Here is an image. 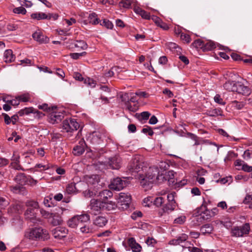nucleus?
Masks as SVG:
<instances>
[{
	"label": "nucleus",
	"mask_w": 252,
	"mask_h": 252,
	"mask_svg": "<svg viewBox=\"0 0 252 252\" xmlns=\"http://www.w3.org/2000/svg\"><path fill=\"white\" fill-rule=\"evenodd\" d=\"M188 238V235L183 233L180 236L176 237L169 241V244L171 245H180L183 242H185Z\"/></svg>",
	"instance_id": "22"
},
{
	"label": "nucleus",
	"mask_w": 252,
	"mask_h": 252,
	"mask_svg": "<svg viewBox=\"0 0 252 252\" xmlns=\"http://www.w3.org/2000/svg\"><path fill=\"white\" fill-rule=\"evenodd\" d=\"M67 225L71 228H76L78 226H80L78 219L76 216L72 217L67 221Z\"/></svg>",
	"instance_id": "32"
},
{
	"label": "nucleus",
	"mask_w": 252,
	"mask_h": 252,
	"mask_svg": "<svg viewBox=\"0 0 252 252\" xmlns=\"http://www.w3.org/2000/svg\"><path fill=\"white\" fill-rule=\"evenodd\" d=\"M74 47L81 50H86L88 48V45L84 40H76L74 43Z\"/></svg>",
	"instance_id": "41"
},
{
	"label": "nucleus",
	"mask_w": 252,
	"mask_h": 252,
	"mask_svg": "<svg viewBox=\"0 0 252 252\" xmlns=\"http://www.w3.org/2000/svg\"><path fill=\"white\" fill-rule=\"evenodd\" d=\"M15 180L16 182L19 184L15 186L12 187V190L14 192H17L23 190L24 188L23 187L26 185H34L37 183V181L34 180L30 175H26L23 173H18Z\"/></svg>",
	"instance_id": "3"
},
{
	"label": "nucleus",
	"mask_w": 252,
	"mask_h": 252,
	"mask_svg": "<svg viewBox=\"0 0 252 252\" xmlns=\"http://www.w3.org/2000/svg\"><path fill=\"white\" fill-rule=\"evenodd\" d=\"M32 37L33 39L40 44L48 43L49 39V38L44 35L40 31H38L35 32L32 34Z\"/></svg>",
	"instance_id": "19"
},
{
	"label": "nucleus",
	"mask_w": 252,
	"mask_h": 252,
	"mask_svg": "<svg viewBox=\"0 0 252 252\" xmlns=\"http://www.w3.org/2000/svg\"><path fill=\"white\" fill-rule=\"evenodd\" d=\"M103 211H111L115 210L117 207H118V204L115 202L112 201H103Z\"/></svg>",
	"instance_id": "27"
},
{
	"label": "nucleus",
	"mask_w": 252,
	"mask_h": 252,
	"mask_svg": "<svg viewBox=\"0 0 252 252\" xmlns=\"http://www.w3.org/2000/svg\"><path fill=\"white\" fill-rule=\"evenodd\" d=\"M250 231L249 223H246L241 226H235L231 229V236L240 237L248 235Z\"/></svg>",
	"instance_id": "10"
},
{
	"label": "nucleus",
	"mask_w": 252,
	"mask_h": 252,
	"mask_svg": "<svg viewBox=\"0 0 252 252\" xmlns=\"http://www.w3.org/2000/svg\"><path fill=\"white\" fill-rule=\"evenodd\" d=\"M81 232L84 234H89L93 232V228L89 225H84L80 226Z\"/></svg>",
	"instance_id": "43"
},
{
	"label": "nucleus",
	"mask_w": 252,
	"mask_h": 252,
	"mask_svg": "<svg viewBox=\"0 0 252 252\" xmlns=\"http://www.w3.org/2000/svg\"><path fill=\"white\" fill-rule=\"evenodd\" d=\"M80 127V124L75 119H66L63 122V128L67 132L76 131Z\"/></svg>",
	"instance_id": "11"
},
{
	"label": "nucleus",
	"mask_w": 252,
	"mask_h": 252,
	"mask_svg": "<svg viewBox=\"0 0 252 252\" xmlns=\"http://www.w3.org/2000/svg\"><path fill=\"white\" fill-rule=\"evenodd\" d=\"M237 83H235L233 81H229L225 83L224 84V87L225 89L228 90L229 91L233 92V89L235 88V85Z\"/></svg>",
	"instance_id": "44"
},
{
	"label": "nucleus",
	"mask_w": 252,
	"mask_h": 252,
	"mask_svg": "<svg viewBox=\"0 0 252 252\" xmlns=\"http://www.w3.org/2000/svg\"><path fill=\"white\" fill-rule=\"evenodd\" d=\"M55 110L50 112L49 116V122L52 124L59 123L64 117L63 113L56 112Z\"/></svg>",
	"instance_id": "16"
},
{
	"label": "nucleus",
	"mask_w": 252,
	"mask_h": 252,
	"mask_svg": "<svg viewBox=\"0 0 252 252\" xmlns=\"http://www.w3.org/2000/svg\"><path fill=\"white\" fill-rule=\"evenodd\" d=\"M203 51H210L216 47V43L212 41H208L206 42L204 41Z\"/></svg>",
	"instance_id": "34"
},
{
	"label": "nucleus",
	"mask_w": 252,
	"mask_h": 252,
	"mask_svg": "<svg viewBox=\"0 0 252 252\" xmlns=\"http://www.w3.org/2000/svg\"><path fill=\"white\" fill-rule=\"evenodd\" d=\"M51 219L50 223L53 226H57L62 224L63 220L58 214L51 213L49 216Z\"/></svg>",
	"instance_id": "24"
},
{
	"label": "nucleus",
	"mask_w": 252,
	"mask_h": 252,
	"mask_svg": "<svg viewBox=\"0 0 252 252\" xmlns=\"http://www.w3.org/2000/svg\"><path fill=\"white\" fill-rule=\"evenodd\" d=\"M178 34L180 35V38L183 41L186 42L187 43H189L190 42L191 38L188 34L181 32H178Z\"/></svg>",
	"instance_id": "45"
},
{
	"label": "nucleus",
	"mask_w": 252,
	"mask_h": 252,
	"mask_svg": "<svg viewBox=\"0 0 252 252\" xmlns=\"http://www.w3.org/2000/svg\"><path fill=\"white\" fill-rule=\"evenodd\" d=\"M87 54L86 52H83L82 53H73L70 54V57L74 60L79 59L81 57L85 56Z\"/></svg>",
	"instance_id": "52"
},
{
	"label": "nucleus",
	"mask_w": 252,
	"mask_h": 252,
	"mask_svg": "<svg viewBox=\"0 0 252 252\" xmlns=\"http://www.w3.org/2000/svg\"><path fill=\"white\" fill-rule=\"evenodd\" d=\"M214 230L212 224L207 223L202 225L200 228V231L203 235L211 234Z\"/></svg>",
	"instance_id": "29"
},
{
	"label": "nucleus",
	"mask_w": 252,
	"mask_h": 252,
	"mask_svg": "<svg viewBox=\"0 0 252 252\" xmlns=\"http://www.w3.org/2000/svg\"><path fill=\"white\" fill-rule=\"evenodd\" d=\"M20 101L27 102L30 99L29 94H23L18 96Z\"/></svg>",
	"instance_id": "63"
},
{
	"label": "nucleus",
	"mask_w": 252,
	"mask_h": 252,
	"mask_svg": "<svg viewBox=\"0 0 252 252\" xmlns=\"http://www.w3.org/2000/svg\"><path fill=\"white\" fill-rule=\"evenodd\" d=\"M206 115L210 117H217L222 115V111L220 108L207 110Z\"/></svg>",
	"instance_id": "31"
},
{
	"label": "nucleus",
	"mask_w": 252,
	"mask_h": 252,
	"mask_svg": "<svg viewBox=\"0 0 252 252\" xmlns=\"http://www.w3.org/2000/svg\"><path fill=\"white\" fill-rule=\"evenodd\" d=\"M142 132L145 134L148 133L149 136H152L154 133L152 128L149 126H146V127L142 129Z\"/></svg>",
	"instance_id": "58"
},
{
	"label": "nucleus",
	"mask_w": 252,
	"mask_h": 252,
	"mask_svg": "<svg viewBox=\"0 0 252 252\" xmlns=\"http://www.w3.org/2000/svg\"><path fill=\"white\" fill-rule=\"evenodd\" d=\"M103 201L98 199H92L90 203V213L92 215L96 216L103 211Z\"/></svg>",
	"instance_id": "6"
},
{
	"label": "nucleus",
	"mask_w": 252,
	"mask_h": 252,
	"mask_svg": "<svg viewBox=\"0 0 252 252\" xmlns=\"http://www.w3.org/2000/svg\"><path fill=\"white\" fill-rule=\"evenodd\" d=\"M143 163L140 161L137 158H135L129 162L127 168V171L136 176V174L138 173L141 170H143Z\"/></svg>",
	"instance_id": "5"
},
{
	"label": "nucleus",
	"mask_w": 252,
	"mask_h": 252,
	"mask_svg": "<svg viewBox=\"0 0 252 252\" xmlns=\"http://www.w3.org/2000/svg\"><path fill=\"white\" fill-rule=\"evenodd\" d=\"M100 25L105 27L107 29H112L113 27V23L108 20L104 19L102 22L100 23Z\"/></svg>",
	"instance_id": "50"
},
{
	"label": "nucleus",
	"mask_w": 252,
	"mask_h": 252,
	"mask_svg": "<svg viewBox=\"0 0 252 252\" xmlns=\"http://www.w3.org/2000/svg\"><path fill=\"white\" fill-rule=\"evenodd\" d=\"M215 101L221 105H224L225 103L223 101V99L221 98L220 95V94H216L214 97Z\"/></svg>",
	"instance_id": "64"
},
{
	"label": "nucleus",
	"mask_w": 252,
	"mask_h": 252,
	"mask_svg": "<svg viewBox=\"0 0 252 252\" xmlns=\"http://www.w3.org/2000/svg\"><path fill=\"white\" fill-rule=\"evenodd\" d=\"M176 205L177 203L176 202H168L163 207V211L164 212H171L175 210Z\"/></svg>",
	"instance_id": "30"
},
{
	"label": "nucleus",
	"mask_w": 252,
	"mask_h": 252,
	"mask_svg": "<svg viewBox=\"0 0 252 252\" xmlns=\"http://www.w3.org/2000/svg\"><path fill=\"white\" fill-rule=\"evenodd\" d=\"M25 115H28L30 113L37 114L39 117H41L43 115V114L39 111L38 110H35L32 107H26L24 109Z\"/></svg>",
	"instance_id": "36"
},
{
	"label": "nucleus",
	"mask_w": 252,
	"mask_h": 252,
	"mask_svg": "<svg viewBox=\"0 0 252 252\" xmlns=\"http://www.w3.org/2000/svg\"><path fill=\"white\" fill-rule=\"evenodd\" d=\"M135 11L137 14H139L143 19L149 20L151 18L150 13L140 8H137Z\"/></svg>",
	"instance_id": "37"
},
{
	"label": "nucleus",
	"mask_w": 252,
	"mask_h": 252,
	"mask_svg": "<svg viewBox=\"0 0 252 252\" xmlns=\"http://www.w3.org/2000/svg\"><path fill=\"white\" fill-rule=\"evenodd\" d=\"M38 108L39 109H42L44 111H46V112L50 113V112H51L52 111H53L54 109H56L57 106H53L50 107L48 106V104L44 103L41 105H38Z\"/></svg>",
	"instance_id": "38"
},
{
	"label": "nucleus",
	"mask_w": 252,
	"mask_h": 252,
	"mask_svg": "<svg viewBox=\"0 0 252 252\" xmlns=\"http://www.w3.org/2000/svg\"><path fill=\"white\" fill-rule=\"evenodd\" d=\"M93 220L94 225L101 227L105 226L108 222L107 218L102 215L94 216Z\"/></svg>",
	"instance_id": "17"
},
{
	"label": "nucleus",
	"mask_w": 252,
	"mask_h": 252,
	"mask_svg": "<svg viewBox=\"0 0 252 252\" xmlns=\"http://www.w3.org/2000/svg\"><path fill=\"white\" fill-rule=\"evenodd\" d=\"M31 17L32 19L37 20L47 19V18H49V17H48V14L43 12L32 13L31 14Z\"/></svg>",
	"instance_id": "33"
},
{
	"label": "nucleus",
	"mask_w": 252,
	"mask_h": 252,
	"mask_svg": "<svg viewBox=\"0 0 252 252\" xmlns=\"http://www.w3.org/2000/svg\"><path fill=\"white\" fill-rule=\"evenodd\" d=\"M136 115L139 121H146L148 120L150 116L151 115V113L148 111H144L140 114L137 113Z\"/></svg>",
	"instance_id": "40"
},
{
	"label": "nucleus",
	"mask_w": 252,
	"mask_h": 252,
	"mask_svg": "<svg viewBox=\"0 0 252 252\" xmlns=\"http://www.w3.org/2000/svg\"><path fill=\"white\" fill-rule=\"evenodd\" d=\"M140 184L143 188H150L152 185L159 180L162 175L159 174V169L157 166L149 167L145 175L139 174Z\"/></svg>",
	"instance_id": "2"
},
{
	"label": "nucleus",
	"mask_w": 252,
	"mask_h": 252,
	"mask_svg": "<svg viewBox=\"0 0 252 252\" xmlns=\"http://www.w3.org/2000/svg\"><path fill=\"white\" fill-rule=\"evenodd\" d=\"M67 233V230L63 227H58L54 229L53 235L54 237L61 239L66 236Z\"/></svg>",
	"instance_id": "21"
},
{
	"label": "nucleus",
	"mask_w": 252,
	"mask_h": 252,
	"mask_svg": "<svg viewBox=\"0 0 252 252\" xmlns=\"http://www.w3.org/2000/svg\"><path fill=\"white\" fill-rule=\"evenodd\" d=\"M206 204L207 203L204 199V201H203L201 206L198 208L197 212L200 214L197 216L196 219L197 221H198L199 220H200V221L208 220L213 217L211 215L210 210L207 209Z\"/></svg>",
	"instance_id": "7"
},
{
	"label": "nucleus",
	"mask_w": 252,
	"mask_h": 252,
	"mask_svg": "<svg viewBox=\"0 0 252 252\" xmlns=\"http://www.w3.org/2000/svg\"><path fill=\"white\" fill-rule=\"evenodd\" d=\"M13 11L15 13L21 14L23 15H25L27 12L26 9L22 6L14 8Z\"/></svg>",
	"instance_id": "55"
},
{
	"label": "nucleus",
	"mask_w": 252,
	"mask_h": 252,
	"mask_svg": "<svg viewBox=\"0 0 252 252\" xmlns=\"http://www.w3.org/2000/svg\"><path fill=\"white\" fill-rule=\"evenodd\" d=\"M126 186V181L122 180L119 177L114 179L110 185V188L115 190H120L123 189Z\"/></svg>",
	"instance_id": "12"
},
{
	"label": "nucleus",
	"mask_w": 252,
	"mask_h": 252,
	"mask_svg": "<svg viewBox=\"0 0 252 252\" xmlns=\"http://www.w3.org/2000/svg\"><path fill=\"white\" fill-rule=\"evenodd\" d=\"M186 220V217L185 216H181L174 220V223L182 224L185 222Z\"/></svg>",
	"instance_id": "59"
},
{
	"label": "nucleus",
	"mask_w": 252,
	"mask_h": 252,
	"mask_svg": "<svg viewBox=\"0 0 252 252\" xmlns=\"http://www.w3.org/2000/svg\"><path fill=\"white\" fill-rule=\"evenodd\" d=\"M15 56L13 54L11 50L8 49L5 51L3 55V60L6 63H11L15 60Z\"/></svg>",
	"instance_id": "28"
},
{
	"label": "nucleus",
	"mask_w": 252,
	"mask_h": 252,
	"mask_svg": "<svg viewBox=\"0 0 252 252\" xmlns=\"http://www.w3.org/2000/svg\"><path fill=\"white\" fill-rule=\"evenodd\" d=\"M87 147V144L85 140L82 139L79 141L77 145L74 147L72 150V153L75 156H80L84 153Z\"/></svg>",
	"instance_id": "14"
},
{
	"label": "nucleus",
	"mask_w": 252,
	"mask_h": 252,
	"mask_svg": "<svg viewBox=\"0 0 252 252\" xmlns=\"http://www.w3.org/2000/svg\"><path fill=\"white\" fill-rule=\"evenodd\" d=\"M76 216L78 219L80 225L82 224V223L87 222L90 220V216L87 213L83 214L81 215H76Z\"/></svg>",
	"instance_id": "42"
},
{
	"label": "nucleus",
	"mask_w": 252,
	"mask_h": 252,
	"mask_svg": "<svg viewBox=\"0 0 252 252\" xmlns=\"http://www.w3.org/2000/svg\"><path fill=\"white\" fill-rule=\"evenodd\" d=\"M164 202V198L162 197H157L154 200V204L157 207L161 206Z\"/></svg>",
	"instance_id": "54"
},
{
	"label": "nucleus",
	"mask_w": 252,
	"mask_h": 252,
	"mask_svg": "<svg viewBox=\"0 0 252 252\" xmlns=\"http://www.w3.org/2000/svg\"><path fill=\"white\" fill-rule=\"evenodd\" d=\"M131 197L129 194L121 192L118 199V206L123 210L127 209L131 203Z\"/></svg>",
	"instance_id": "8"
},
{
	"label": "nucleus",
	"mask_w": 252,
	"mask_h": 252,
	"mask_svg": "<svg viewBox=\"0 0 252 252\" xmlns=\"http://www.w3.org/2000/svg\"><path fill=\"white\" fill-rule=\"evenodd\" d=\"M131 2L129 0H122L119 2V5L120 7L126 8H129L131 6Z\"/></svg>",
	"instance_id": "51"
},
{
	"label": "nucleus",
	"mask_w": 252,
	"mask_h": 252,
	"mask_svg": "<svg viewBox=\"0 0 252 252\" xmlns=\"http://www.w3.org/2000/svg\"><path fill=\"white\" fill-rule=\"evenodd\" d=\"M24 237L34 241H46L50 238L48 230L39 226L27 229L24 232Z\"/></svg>",
	"instance_id": "1"
},
{
	"label": "nucleus",
	"mask_w": 252,
	"mask_h": 252,
	"mask_svg": "<svg viewBox=\"0 0 252 252\" xmlns=\"http://www.w3.org/2000/svg\"><path fill=\"white\" fill-rule=\"evenodd\" d=\"M76 187L74 183H71L68 184L66 187L64 192V197L63 202L68 203L70 201V197L69 195L72 194L76 192Z\"/></svg>",
	"instance_id": "15"
},
{
	"label": "nucleus",
	"mask_w": 252,
	"mask_h": 252,
	"mask_svg": "<svg viewBox=\"0 0 252 252\" xmlns=\"http://www.w3.org/2000/svg\"><path fill=\"white\" fill-rule=\"evenodd\" d=\"M152 19L155 22L156 24L160 28L164 30H168L169 29V27L168 25L163 22L161 19L158 16H153L152 17Z\"/></svg>",
	"instance_id": "26"
},
{
	"label": "nucleus",
	"mask_w": 252,
	"mask_h": 252,
	"mask_svg": "<svg viewBox=\"0 0 252 252\" xmlns=\"http://www.w3.org/2000/svg\"><path fill=\"white\" fill-rule=\"evenodd\" d=\"M26 206L27 209L24 213L25 217L30 220L34 218L39 207L38 202L33 200H29L26 202Z\"/></svg>",
	"instance_id": "4"
},
{
	"label": "nucleus",
	"mask_w": 252,
	"mask_h": 252,
	"mask_svg": "<svg viewBox=\"0 0 252 252\" xmlns=\"http://www.w3.org/2000/svg\"><path fill=\"white\" fill-rule=\"evenodd\" d=\"M43 203L46 207H51L53 206V204L52 202V198L48 196H47L44 198Z\"/></svg>",
	"instance_id": "61"
},
{
	"label": "nucleus",
	"mask_w": 252,
	"mask_h": 252,
	"mask_svg": "<svg viewBox=\"0 0 252 252\" xmlns=\"http://www.w3.org/2000/svg\"><path fill=\"white\" fill-rule=\"evenodd\" d=\"M88 21L93 25H96L99 22L100 23V21L98 18L97 14L94 12L90 14L88 18Z\"/></svg>",
	"instance_id": "35"
},
{
	"label": "nucleus",
	"mask_w": 252,
	"mask_h": 252,
	"mask_svg": "<svg viewBox=\"0 0 252 252\" xmlns=\"http://www.w3.org/2000/svg\"><path fill=\"white\" fill-rule=\"evenodd\" d=\"M127 243L133 252H140L142 250L141 245L136 242L134 238L130 237L127 240Z\"/></svg>",
	"instance_id": "20"
},
{
	"label": "nucleus",
	"mask_w": 252,
	"mask_h": 252,
	"mask_svg": "<svg viewBox=\"0 0 252 252\" xmlns=\"http://www.w3.org/2000/svg\"><path fill=\"white\" fill-rule=\"evenodd\" d=\"M107 166L112 169H119L121 166V158L117 156L109 158Z\"/></svg>",
	"instance_id": "13"
},
{
	"label": "nucleus",
	"mask_w": 252,
	"mask_h": 252,
	"mask_svg": "<svg viewBox=\"0 0 252 252\" xmlns=\"http://www.w3.org/2000/svg\"><path fill=\"white\" fill-rule=\"evenodd\" d=\"M106 137L104 132L97 131L90 134L87 140L93 145H96L101 144Z\"/></svg>",
	"instance_id": "9"
},
{
	"label": "nucleus",
	"mask_w": 252,
	"mask_h": 252,
	"mask_svg": "<svg viewBox=\"0 0 252 252\" xmlns=\"http://www.w3.org/2000/svg\"><path fill=\"white\" fill-rule=\"evenodd\" d=\"M113 192L109 189H104L100 191L97 195V196L99 198L98 199L101 201H107L109 198H111L113 196Z\"/></svg>",
	"instance_id": "23"
},
{
	"label": "nucleus",
	"mask_w": 252,
	"mask_h": 252,
	"mask_svg": "<svg viewBox=\"0 0 252 252\" xmlns=\"http://www.w3.org/2000/svg\"><path fill=\"white\" fill-rule=\"evenodd\" d=\"M126 109L129 112H135L138 109V105L137 104H134L133 105L130 103L125 106Z\"/></svg>",
	"instance_id": "49"
},
{
	"label": "nucleus",
	"mask_w": 252,
	"mask_h": 252,
	"mask_svg": "<svg viewBox=\"0 0 252 252\" xmlns=\"http://www.w3.org/2000/svg\"><path fill=\"white\" fill-rule=\"evenodd\" d=\"M243 158L246 160H248L252 158V150H246L243 155Z\"/></svg>",
	"instance_id": "56"
},
{
	"label": "nucleus",
	"mask_w": 252,
	"mask_h": 252,
	"mask_svg": "<svg viewBox=\"0 0 252 252\" xmlns=\"http://www.w3.org/2000/svg\"><path fill=\"white\" fill-rule=\"evenodd\" d=\"M84 83L87 84L89 86L92 88L95 87L96 84V82L94 80L90 78L85 79Z\"/></svg>",
	"instance_id": "57"
},
{
	"label": "nucleus",
	"mask_w": 252,
	"mask_h": 252,
	"mask_svg": "<svg viewBox=\"0 0 252 252\" xmlns=\"http://www.w3.org/2000/svg\"><path fill=\"white\" fill-rule=\"evenodd\" d=\"M233 91L234 92H236L245 95H248L251 93L249 88L240 82L237 83L235 85V88L233 89Z\"/></svg>",
	"instance_id": "18"
},
{
	"label": "nucleus",
	"mask_w": 252,
	"mask_h": 252,
	"mask_svg": "<svg viewBox=\"0 0 252 252\" xmlns=\"http://www.w3.org/2000/svg\"><path fill=\"white\" fill-rule=\"evenodd\" d=\"M146 243L149 246L154 247L155 244L157 243L156 240L153 237H148L146 241Z\"/></svg>",
	"instance_id": "60"
},
{
	"label": "nucleus",
	"mask_w": 252,
	"mask_h": 252,
	"mask_svg": "<svg viewBox=\"0 0 252 252\" xmlns=\"http://www.w3.org/2000/svg\"><path fill=\"white\" fill-rule=\"evenodd\" d=\"M9 202L8 199L5 198L0 196V208L1 209H4L8 205Z\"/></svg>",
	"instance_id": "53"
},
{
	"label": "nucleus",
	"mask_w": 252,
	"mask_h": 252,
	"mask_svg": "<svg viewBox=\"0 0 252 252\" xmlns=\"http://www.w3.org/2000/svg\"><path fill=\"white\" fill-rule=\"evenodd\" d=\"M238 170L241 169L245 172H250L252 171V166H249L245 162L242 165L241 168H238Z\"/></svg>",
	"instance_id": "62"
},
{
	"label": "nucleus",
	"mask_w": 252,
	"mask_h": 252,
	"mask_svg": "<svg viewBox=\"0 0 252 252\" xmlns=\"http://www.w3.org/2000/svg\"><path fill=\"white\" fill-rule=\"evenodd\" d=\"M204 41L201 39H197L195 40L192 44L191 45L196 49H201L203 50Z\"/></svg>",
	"instance_id": "47"
},
{
	"label": "nucleus",
	"mask_w": 252,
	"mask_h": 252,
	"mask_svg": "<svg viewBox=\"0 0 252 252\" xmlns=\"http://www.w3.org/2000/svg\"><path fill=\"white\" fill-rule=\"evenodd\" d=\"M238 156V154L235 153L234 152L230 151H229L224 158V161L226 162L227 161H230L233 158H237Z\"/></svg>",
	"instance_id": "48"
},
{
	"label": "nucleus",
	"mask_w": 252,
	"mask_h": 252,
	"mask_svg": "<svg viewBox=\"0 0 252 252\" xmlns=\"http://www.w3.org/2000/svg\"><path fill=\"white\" fill-rule=\"evenodd\" d=\"M23 206L21 204L15 203L11 205L8 210V212L11 214H20L22 210Z\"/></svg>",
	"instance_id": "25"
},
{
	"label": "nucleus",
	"mask_w": 252,
	"mask_h": 252,
	"mask_svg": "<svg viewBox=\"0 0 252 252\" xmlns=\"http://www.w3.org/2000/svg\"><path fill=\"white\" fill-rule=\"evenodd\" d=\"M174 172L173 171H169L168 172V174L167 176L166 177L165 179L168 180V181L169 182L170 184H175L176 183L175 182V179H174Z\"/></svg>",
	"instance_id": "46"
},
{
	"label": "nucleus",
	"mask_w": 252,
	"mask_h": 252,
	"mask_svg": "<svg viewBox=\"0 0 252 252\" xmlns=\"http://www.w3.org/2000/svg\"><path fill=\"white\" fill-rule=\"evenodd\" d=\"M130 93H125L120 94V98L121 101L123 102L125 105H126L129 103V95Z\"/></svg>",
	"instance_id": "39"
}]
</instances>
